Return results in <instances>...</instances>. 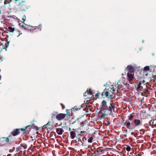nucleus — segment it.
<instances>
[{"label":"nucleus","mask_w":156,"mask_h":156,"mask_svg":"<svg viewBox=\"0 0 156 156\" xmlns=\"http://www.w3.org/2000/svg\"><path fill=\"white\" fill-rule=\"evenodd\" d=\"M114 106H112L111 103L108 106L106 101L104 100L102 102L101 105L100 106L101 110L105 113H111L112 112V109H114Z\"/></svg>","instance_id":"obj_1"},{"label":"nucleus","mask_w":156,"mask_h":156,"mask_svg":"<svg viewBox=\"0 0 156 156\" xmlns=\"http://www.w3.org/2000/svg\"><path fill=\"white\" fill-rule=\"evenodd\" d=\"M115 88H114L113 86L108 88H106L102 93V96H105L107 98L111 100L112 99L114 95L113 92L115 91Z\"/></svg>","instance_id":"obj_2"},{"label":"nucleus","mask_w":156,"mask_h":156,"mask_svg":"<svg viewBox=\"0 0 156 156\" xmlns=\"http://www.w3.org/2000/svg\"><path fill=\"white\" fill-rule=\"evenodd\" d=\"M66 114H64L60 113L56 115V119L59 121L63 120L65 117Z\"/></svg>","instance_id":"obj_3"},{"label":"nucleus","mask_w":156,"mask_h":156,"mask_svg":"<svg viewBox=\"0 0 156 156\" xmlns=\"http://www.w3.org/2000/svg\"><path fill=\"white\" fill-rule=\"evenodd\" d=\"M128 80L129 81L132 80L134 78V73L133 72H128L127 74Z\"/></svg>","instance_id":"obj_4"},{"label":"nucleus","mask_w":156,"mask_h":156,"mask_svg":"<svg viewBox=\"0 0 156 156\" xmlns=\"http://www.w3.org/2000/svg\"><path fill=\"white\" fill-rule=\"evenodd\" d=\"M123 122L124 123V125L126 126V127L129 129H130V125H131V123L129 121H124V120L123 121Z\"/></svg>","instance_id":"obj_5"},{"label":"nucleus","mask_w":156,"mask_h":156,"mask_svg":"<svg viewBox=\"0 0 156 156\" xmlns=\"http://www.w3.org/2000/svg\"><path fill=\"white\" fill-rule=\"evenodd\" d=\"M134 124L137 126H138L142 125V122L140 120L138 119H135L134 120Z\"/></svg>","instance_id":"obj_6"},{"label":"nucleus","mask_w":156,"mask_h":156,"mask_svg":"<svg viewBox=\"0 0 156 156\" xmlns=\"http://www.w3.org/2000/svg\"><path fill=\"white\" fill-rule=\"evenodd\" d=\"M145 82V81L144 80H143L142 81L140 82L139 84L138 87L137 88V90H140L143 87L142 86V84H143V85H144V84Z\"/></svg>","instance_id":"obj_7"},{"label":"nucleus","mask_w":156,"mask_h":156,"mask_svg":"<svg viewBox=\"0 0 156 156\" xmlns=\"http://www.w3.org/2000/svg\"><path fill=\"white\" fill-rule=\"evenodd\" d=\"M20 132V129H16L12 131L11 133L13 136H15L19 134Z\"/></svg>","instance_id":"obj_8"},{"label":"nucleus","mask_w":156,"mask_h":156,"mask_svg":"<svg viewBox=\"0 0 156 156\" xmlns=\"http://www.w3.org/2000/svg\"><path fill=\"white\" fill-rule=\"evenodd\" d=\"M63 129L62 128H58L56 129V132L59 135H61L63 133Z\"/></svg>","instance_id":"obj_9"},{"label":"nucleus","mask_w":156,"mask_h":156,"mask_svg":"<svg viewBox=\"0 0 156 156\" xmlns=\"http://www.w3.org/2000/svg\"><path fill=\"white\" fill-rule=\"evenodd\" d=\"M156 121V119H152L149 122V124L151 126H155L156 125V123H155V121Z\"/></svg>","instance_id":"obj_10"},{"label":"nucleus","mask_w":156,"mask_h":156,"mask_svg":"<svg viewBox=\"0 0 156 156\" xmlns=\"http://www.w3.org/2000/svg\"><path fill=\"white\" fill-rule=\"evenodd\" d=\"M127 70L128 71V72H133L134 67L132 66H127Z\"/></svg>","instance_id":"obj_11"},{"label":"nucleus","mask_w":156,"mask_h":156,"mask_svg":"<svg viewBox=\"0 0 156 156\" xmlns=\"http://www.w3.org/2000/svg\"><path fill=\"white\" fill-rule=\"evenodd\" d=\"M70 137L72 139H74L76 136L75 133L73 131H71L70 133Z\"/></svg>","instance_id":"obj_12"},{"label":"nucleus","mask_w":156,"mask_h":156,"mask_svg":"<svg viewBox=\"0 0 156 156\" xmlns=\"http://www.w3.org/2000/svg\"><path fill=\"white\" fill-rule=\"evenodd\" d=\"M12 2V0H5L4 2V6L5 7H6L5 5L8 4L10 3V2Z\"/></svg>","instance_id":"obj_13"},{"label":"nucleus","mask_w":156,"mask_h":156,"mask_svg":"<svg viewBox=\"0 0 156 156\" xmlns=\"http://www.w3.org/2000/svg\"><path fill=\"white\" fill-rule=\"evenodd\" d=\"M8 29L9 31L11 32H13L15 30L14 27H9Z\"/></svg>","instance_id":"obj_14"},{"label":"nucleus","mask_w":156,"mask_h":156,"mask_svg":"<svg viewBox=\"0 0 156 156\" xmlns=\"http://www.w3.org/2000/svg\"><path fill=\"white\" fill-rule=\"evenodd\" d=\"M134 113H133L132 114H131L129 116H128V120L129 121H132L133 119V117H134V115L133 114Z\"/></svg>","instance_id":"obj_15"},{"label":"nucleus","mask_w":156,"mask_h":156,"mask_svg":"<svg viewBox=\"0 0 156 156\" xmlns=\"http://www.w3.org/2000/svg\"><path fill=\"white\" fill-rule=\"evenodd\" d=\"M150 69V67L149 66H147L144 67V70L145 71H147L149 70Z\"/></svg>","instance_id":"obj_16"},{"label":"nucleus","mask_w":156,"mask_h":156,"mask_svg":"<svg viewBox=\"0 0 156 156\" xmlns=\"http://www.w3.org/2000/svg\"><path fill=\"white\" fill-rule=\"evenodd\" d=\"M93 139V138L92 137H90L89 138V139L88 140V142L91 143L92 142V140Z\"/></svg>","instance_id":"obj_17"},{"label":"nucleus","mask_w":156,"mask_h":156,"mask_svg":"<svg viewBox=\"0 0 156 156\" xmlns=\"http://www.w3.org/2000/svg\"><path fill=\"white\" fill-rule=\"evenodd\" d=\"M101 94H100L99 93H97L95 94V96L97 97V98H99L100 96V95Z\"/></svg>","instance_id":"obj_18"},{"label":"nucleus","mask_w":156,"mask_h":156,"mask_svg":"<svg viewBox=\"0 0 156 156\" xmlns=\"http://www.w3.org/2000/svg\"><path fill=\"white\" fill-rule=\"evenodd\" d=\"M126 150L127 151H130L131 150V147H130L129 146H128L126 148Z\"/></svg>","instance_id":"obj_19"},{"label":"nucleus","mask_w":156,"mask_h":156,"mask_svg":"<svg viewBox=\"0 0 156 156\" xmlns=\"http://www.w3.org/2000/svg\"><path fill=\"white\" fill-rule=\"evenodd\" d=\"M88 94H89L90 95H91L93 94L92 92L90 89H89V90H88Z\"/></svg>","instance_id":"obj_20"},{"label":"nucleus","mask_w":156,"mask_h":156,"mask_svg":"<svg viewBox=\"0 0 156 156\" xmlns=\"http://www.w3.org/2000/svg\"><path fill=\"white\" fill-rule=\"evenodd\" d=\"M26 18V16H25V15H24L23 17V18H22V20L23 22H24L25 20V19Z\"/></svg>","instance_id":"obj_21"},{"label":"nucleus","mask_w":156,"mask_h":156,"mask_svg":"<svg viewBox=\"0 0 156 156\" xmlns=\"http://www.w3.org/2000/svg\"><path fill=\"white\" fill-rule=\"evenodd\" d=\"M88 90H87L86 92H85L84 93V96H87V94H88Z\"/></svg>","instance_id":"obj_22"},{"label":"nucleus","mask_w":156,"mask_h":156,"mask_svg":"<svg viewBox=\"0 0 156 156\" xmlns=\"http://www.w3.org/2000/svg\"><path fill=\"white\" fill-rule=\"evenodd\" d=\"M9 45V42H6L5 43V47L7 48Z\"/></svg>","instance_id":"obj_23"},{"label":"nucleus","mask_w":156,"mask_h":156,"mask_svg":"<svg viewBox=\"0 0 156 156\" xmlns=\"http://www.w3.org/2000/svg\"><path fill=\"white\" fill-rule=\"evenodd\" d=\"M57 114V113L56 112H54V113H52V117L55 116Z\"/></svg>","instance_id":"obj_24"},{"label":"nucleus","mask_w":156,"mask_h":156,"mask_svg":"<svg viewBox=\"0 0 156 156\" xmlns=\"http://www.w3.org/2000/svg\"><path fill=\"white\" fill-rule=\"evenodd\" d=\"M61 105L62 106V109H64L65 108V106L64 105L62 104H61Z\"/></svg>","instance_id":"obj_25"},{"label":"nucleus","mask_w":156,"mask_h":156,"mask_svg":"<svg viewBox=\"0 0 156 156\" xmlns=\"http://www.w3.org/2000/svg\"><path fill=\"white\" fill-rule=\"evenodd\" d=\"M9 139L8 138H7L5 140V142H9Z\"/></svg>","instance_id":"obj_26"},{"label":"nucleus","mask_w":156,"mask_h":156,"mask_svg":"<svg viewBox=\"0 0 156 156\" xmlns=\"http://www.w3.org/2000/svg\"><path fill=\"white\" fill-rule=\"evenodd\" d=\"M28 127V126H26V129H21V130H22V131H24V130L26 129H27V127Z\"/></svg>","instance_id":"obj_27"},{"label":"nucleus","mask_w":156,"mask_h":156,"mask_svg":"<svg viewBox=\"0 0 156 156\" xmlns=\"http://www.w3.org/2000/svg\"><path fill=\"white\" fill-rule=\"evenodd\" d=\"M4 144V143L0 144V146H2Z\"/></svg>","instance_id":"obj_28"},{"label":"nucleus","mask_w":156,"mask_h":156,"mask_svg":"<svg viewBox=\"0 0 156 156\" xmlns=\"http://www.w3.org/2000/svg\"><path fill=\"white\" fill-rule=\"evenodd\" d=\"M104 151V150H103V149L102 150H101V152H103V151Z\"/></svg>","instance_id":"obj_29"},{"label":"nucleus","mask_w":156,"mask_h":156,"mask_svg":"<svg viewBox=\"0 0 156 156\" xmlns=\"http://www.w3.org/2000/svg\"><path fill=\"white\" fill-rule=\"evenodd\" d=\"M69 131H70L71 132V131H71V129L70 128H69Z\"/></svg>","instance_id":"obj_30"},{"label":"nucleus","mask_w":156,"mask_h":156,"mask_svg":"<svg viewBox=\"0 0 156 156\" xmlns=\"http://www.w3.org/2000/svg\"><path fill=\"white\" fill-rule=\"evenodd\" d=\"M73 130L76 131V129H73Z\"/></svg>","instance_id":"obj_31"},{"label":"nucleus","mask_w":156,"mask_h":156,"mask_svg":"<svg viewBox=\"0 0 156 156\" xmlns=\"http://www.w3.org/2000/svg\"><path fill=\"white\" fill-rule=\"evenodd\" d=\"M19 0H15V1L16 2L18 1H19Z\"/></svg>","instance_id":"obj_32"},{"label":"nucleus","mask_w":156,"mask_h":156,"mask_svg":"<svg viewBox=\"0 0 156 156\" xmlns=\"http://www.w3.org/2000/svg\"><path fill=\"white\" fill-rule=\"evenodd\" d=\"M22 33H21L20 34H19V35L18 36V37H19V36L20 34H21Z\"/></svg>","instance_id":"obj_33"},{"label":"nucleus","mask_w":156,"mask_h":156,"mask_svg":"<svg viewBox=\"0 0 156 156\" xmlns=\"http://www.w3.org/2000/svg\"><path fill=\"white\" fill-rule=\"evenodd\" d=\"M24 27V26L23 25H22V27Z\"/></svg>","instance_id":"obj_34"},{"label":"nucleus","mask_w":156,"mask_h":156,"mask_svg":"<svg viewBox=\"0 0 156 156\" xmlns=\"http://www.w3.org/2000/svg\"><path fill=\"white\" fill-rule=\"evenodd\" d=\"M1 77L0 76V80H1Z\"/></svg>","instance_id":"obj_35"},{"label":"nucleus","mask_w":156,"mask_h":156,"mask_svg":"<svg viewBox=\"0 0 156 156\" xmlns=\"http://www.w3.org/2000/svg\"><path fill=\"white\" fill-rule=\"evenodd\" d=\"M155 123H156V121H155Z\"/></svg>","instance_id":"obj_36"}]
</instances>
